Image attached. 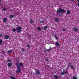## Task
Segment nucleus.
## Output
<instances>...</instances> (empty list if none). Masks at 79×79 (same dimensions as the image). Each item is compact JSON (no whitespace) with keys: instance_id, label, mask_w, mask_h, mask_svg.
Wrapping results in <instances>:
<instances>
[{"instance_id":"ddd939ff","label":"nucleus","mask_w":79,"mask_h":79,"mask_svg":"<svg viewBox=\"0 0 79 79\" xmlns=\"http://www.w3.org/2000/svg\"><path fill=\"white\" fill-rule=\"evenodd\" d=\"M54 20L55 21H56V22L58 21V19L57 18L55 19Z\"/></svg>"},{"instance_id":"4468645a","label":"nucleus","mask_w":79,"mask_h":79,"mask_svg":"<svg viewBox=\"0 0 79 79\" xmlns=\"http://www.w3.org/2000/svg\"><path fill=\"white\" fill-rule=\"evenodd\" d=\"M10 78H11V79H16L15 77H13V76H11L10 77Z\"/></svg>"},{"instance_id":"c756f323","label":"nucleus","mask_w":79,"mask_h":79,"mask_svg":"<svg viewBox=\"0 0 79 79\" xmlns=\"http://www.w3.org/2000/svg\"><path fill=\"white\" fill-rule=\"evenodd\" d=\"M62 75H63L64 74V72H62L61 73Z\"/></svg>"},{"instance_id":"b1692460","label":"nucleus","mask_w":79,"mask_h":79,"mask_svg":"<svg viewBox=\"0 0 79 79\" xmlns=\"http://www.w3.org/2000/svg\"><path fill=\"white\" fill-rule=\"evenodd\" d=\"M71 69H74V67H73V66H71Z\"/></svg>"},{"instance_id":"412c9836","label":"nucleus","mask_w":79,"mask_h":79,"mask_svg":"<svg viewBox=\"0 0 79 79\" xmlns=\"http://www.w3.org/2000/svg\"><path fill=\"white\" fill-rule=\"evenodd\" d=\"M55 39H56V40H58V37H57V36L55 35Z\"/></svg>"},{"instance_id":"f257e3e1","label":"nucleus","mask_w":79,"mask_h":79,"mask_svg":"<svg viewBox=\"0 0 79 79\" xmlns=\"http://www.w3.org/2000/svg\"><path fill=\"white\" fill-rule=\"evenodd\" d=\"M16 64L18 70H17L16 71V73H20L21 72V68L20 67H19V63L17 62L16 63Z\"/></svg>"},{"instance_id":"a211bd4d","label":"nucleus","mask_w":79,"mask_h":79,"mask_svg":"<svg viewBox=\"0 0 79 79\" xmlns=\"http://www.w3.org/2000/svg\"><path fill=\"white\" fill-rule=\"evenodd\" d=\"M37 29L38 31H40L41 30V28H40L39 27H38Z\"/></svg>"},{"instance_id":"f8f14e48","label":"nucleus","mask_w":79,"mask_h":79,"mask_svg":"<svg viewBox=\"0 0 79 79\" xmlns=\"http://www.w3.org/2000/svg\"><path fill=\"white\" fill-rule=\"evenodd\" d=\"M47 27H48V26H46L44 27H43V28L44 29H46L47 28Z\"/></svg>"},{"instance_id":"2f4dec72","label":"nucleus","mask_w":79,"mask_h":79,"mask_svg":"<svg viewBox=\"0 0 79 79\" xmlns=\"http://www.w3.org/2000/svg\"><path fill=\"white\" fill-rule=\"evenodd\" d=\"M2 34H0V37H2Z\"/></svg>"},{"instance_id":"a878e982","label":"nucleus","mask_w":79,"mask_h":79,"mask_svg":"<svg viewBox=\"0 0 79 79\" xmlns=\"http://www.w3.org/2000/svg\"><path fill=\"white\" fill-rule=\"evenodd\" d=\"M64 73H65V74H68V72L67 71H64Z\"/></svg>"},{"instance_id":"58836bf2","label":"nucleus","mask_w":79,"mask_h":79,"mask_svg":"<svg viewBox=\"0 0 79 79\" xmlns=\"http://www.w3.org/2000/svg\"><path fill=\"white\" fill-rule=\"evenodd\" d=\"M1 2V0H0V2Z\"/></svg>"},{"instance_id":"2eb2a0df","label":"nucleus","mask_w":79,"mask_h":79,"mask_svg":"<svg viewBox=\"0 0 79 79\" xmlns=\"http://www.w3.org/2000/svg\"><path fill=\"white\" fill-rule=\"evenodd\" d=\"M36 72L37 74H39L40 72H39V70H37Z\"/></svg>"},{"instance_id":"4be33fe9","label":"nucleus","mask_w":79,"mask_h":79,"mask_svg":"<svg viewBox=\"0 0 79 79\" xmlns=\"http://www.w3.org/2000/svg\"><path fill=\"white\" fill-rule=\"evenodd\" d=\"M73 79H77V77H73Z\"/></svg>"},{"instance_id":"cd10ccee","label":"nucleus","mask_w":79,"mask_h":79,"mask_svg":"<svg viewBox=\"0 0 79 79\" xmlns=\"http://www.w3.org/2000/svg\"><path fill=\"white\" fill-rule=\"evenodd\" d=\"M69 66H71V63H69L68 64Z\"/></svg>"},{"instance_id":"bb28decb","label":"nucleus","mask_w":79,"mask_h":79,"mask_svg":"<svg viewBox=\"0 0 79 79\" xmlns=\"http://www.w3.org/2000/svg\"><path fill=\"white\" fill-rule=\"evenodd\" d=\"M30 22L31 23H33V21H32V20H30Z\"/></svg>"},{"instance_id":"f704fd0d","label":"nucleus","mask_w":79,"mask_h":79,"mask_svg":"<svg viewBox=\"0 0 79 79\" xmlns=\"http://www.w3.org/2000/svg\"><path fill=\"white\" fill-rule=\"evenodd\" d=\"M50 50H50V49H48V51H50Z\"/></svg>"},{"instance_id":"4c0bfd02","label":"nucleus","mask_w":79,"mask_h":79,"mask_svg":"<svg viewBox=\"0 0 79 79\" xmlns=\"http://www.w3.org/2000/svg\"><path fill=\"white\" fill-rule=\"evenodd\" d=\"M28 47H29V45H28Z\"/></svg>"},{"instance_id":"1a4fd4ad","label":"nucleus","mask_w":79,"mask_h":79,"mask_svg":"<svg viewBox=\"0 0 79 79\" xmlns=\"http://www.w3.org/2000/svg\"><path fill=\"white\" fill-rule=\"evenodd\" d=\"M67 13L68 15H69V14H70V11H69V10H68L67 11Z\"/></svg>"},{"instance_id":"dca6fc26","label":"nucleus","mask_w":79,"mask_h":79,"mask_svg":"<svg viewBox=\"0 0 79 79\" xmlns=\"http://www.w3.org/2000/svg\"><path fill=\"white\" fill-rule=\"evenodd\" d=\"M19 64V66L20 65V66H22L23 65V63H21Z\"/></svg>"},{"instance_id":"6e6552de","label":"nucleus","mask_w":79,"mask_h":79,"mask_svg":"<svg viewBox=\"0 0 79 79\" xmlns=\"http://www.w3.org/2000/svg\"><path fill=\"white\" fill-rule=\"evenodd\" d=\"M8 66L9 67H11V66H12V64L11 63H9L8 64Z\"/></svg>"},{"instance_id":"f03ea898","label":"nucleus","mask_w":79,"mask_h":79,"mask_svg":"<svg viewBox=\"0 0 79 79\" xmlns=\"http://www.w3.org/2000/svg\"><path fill=\"white\" fill-rule=\"evenodd\" d=\"M22 29V27L21 26H19L16 28V30L18 33L21 32V30Z\"/></svg>"},{"instance_id":"0eeeda50","label":"nucleus","mask_w":79,"mask_h":79,"mask_svg":"<svg viewBox=\"0 0 79 79\" xmlns=\"http://www.w3.org/2000/svg\"><path fill=\"white\" fill-rule=\"evenodd\" d=\"M6 21H7V19L6 18H4L3 19L4 22H6Z\"/></svg>"},{"instance_id":"5701e85b","label":"nucleus","mask_w":79,"mask_h":79,"mask_svg":"<svg viewBox=\"0 0 79 79\" xmlns=\"http://www.w3.org/2000/svg\"><path fill=\"white\" fill-rule=\"evenodd\" d=\"M63 31H65L66 30V29H65V28H64L62 29Z\"/></svg>"},{"instance_id":"9d476101","label":"nucleus","mask_w":79,"mask_h":79,"mask_svg":"<svg viewBox=\"0 0 79 79\" xmlns=\"http://www.w3.org/2000/svg\"><path fill=\"white\" fill-rule=\"evenodd\" d=\"M14 16H13V15H11L9 16V18H13Z\"/></svg>"},{"instance_id":"6ab92c4d","label":"nucleus","mask_w":79,"mask_h":79,"mask_svg":"<svg viewBox=\"0 0 79 79\" xmlns=\"http://www.w3.org/2000/svg\"><path fill=\"white\" fill-rule=\"evenodd\" d=\"M8 61L9 63H11V60L10 59H9L8 60Z\"/></svg>"},{"instance_id":"f3484780","label":"nucleus","mask_w":79,"mask_h":79,"mask_svg":"<svg viewBox=\"0 0 79 79\" xmlns=\"http://www.w3.org/2000/svg\"><path fill=\"white\" fill-rule=\"evenodd\" d=\"M16 29L14 28L13 29V31L14 32H16Z\"/></svg>"},{"instance_id":"7ed1b4c3","label":"nucleus","mask_w":79,"mask_h":79,"mask_svg":"<svg viewBox=\"0 0 79 79\" xmlns=\"http://www.w3.org/2000/svg\"><path fill=\"white\" fill-rule=\"evenodd\" d=\"M62 11L63 13H65V10L64 9H59L57 11V13H59V12H61Z\"/></svg>"},{"instance_id":"aec40b11","label":"nucleus","mask_w":79,"mask_h":79,"mask_svg":"<svg viewBox=\"0 0 79 79\" xmlns=\"http://www.w3.org/2000/svg\"><path fill=\"white\" fill-rule=\"evenodd\" d=\"M54 77L56 79H58V76H54Z\"/></svg>"},{"instance_id":"473e14b6","label":"nucleus","mask_w":79,"mask_h":79,"mask_svg":"<svg viewBox=\"0 0 79 79\" xmlns=\"http://www.w3.org/2000/svg\"><path fill=\"white\" fill-rule=\"evenodd\" d=\"M6 10V9L5 8H4L3 9V11H5Z\"/></svg>"},{"instance_id":"9b49d317","label":"nucleus","mask_w":79,"mask_h":79,"mask_svg":"<svg viewBox=\"0 0 79 79\" xmlns=\"http://www.w3.org/2000/svg\"><path fill=\"white\" fill-rule=\"evenodd\" d=\"M56 44L57 46H60V44L58 42H56Z\"/></svg>"},{"instance_id":"423d86ee","label":"nucleus","mask_w":79,"mask_h":79,"mask_svg":"<svg viewBox=\"0 0 79 79\" xmlns=\"http://www.w3.org/2000/svg\"><path fill=\"white\" fill-rule=\"evenodd\" d=\"M4 37H5V39H9V37L8 35H5L4 36Z\"/></svg>"},{"instance_id":"e433bc0d","label":"nucleus","mask_w":79,"mask_h":79,"mask_svg":"<svg viewBox=\"0 0 79 79\" xmlns=\"http://www.w3.org/2000/svg\"><path fill=\"white\" fill-rule=\"evenodd\" d=\"M72 0V2H73L74 1L73 0Z\"/></svg>"},{"instance_id":"c9c22d12","label":"nucleus","mask_w":79,"mask_h":79,"mask_svg":"<svg viewBox=\"0 0 79 79\" xmlns=\"http://www.w3.org/2000/svg\"><path fill=\"white\" fill-rule=\"evenodd\" d=\"M3 54H4V52H2Z\"/></svg>"},{"instance_id":"393cba45","label":"nucleus","mask_w":79,"mask_h":79,"mask_svg":"<svg viewBox=\"0 0 79 79\" xmlns=\"http://www.w3.org/2000/svg\"><path fill=\"white\" fill-rule=\"evenodd\" d=\"M22 52H24V51H25V49H22Z\"/></svg>"},{"instance_id":"72a5a7b5","label":"nucleus","mask_w":79,"mask_h":79,"mask_svg":"<svg viewBox=\"0 0 79 79\" xmlns=\"http://www.w3.org/2000/svg\"><path fill=\"white\" fill-rule=\"evenodd\" d=\"M59 15H61V13H59Z\"/></svg>"},{"instance_id":"7c9ffc66","label":"nucleus","mask_w":79,"mask_h":79,"mask_svg":"<svg viewBox=\"0 0 79 79\" xmlns=\"http://www.w3.org/2000/svg\"><path fill=\"white\" fill-rule=\"evenodd\" d=\"M77 2L78 4V6H79V0H77Z\"/></svg>"},{"instance_id":"20e7f679","label":"nucleus","mask_w":79,"mask_h":79,"mask_svg":"<svg viewBox=\"0 0 79 79\" xmlns=\"http://www.w3.org/2000/svg\"><path fill=\"white\" fill-rule=\"evenodd\" d=\"M73 31L75 32H77L78 31V28H77L75 27L73 28Z\"/></svg>"},{"instance_id":"39448f33","label":"nucleus","mask_w":79,"mask_h":79,"mask_svg":"<svg viewBox=\"0 0 79 79\" xmlns=\"http://www.w3.org/2000/svg\"><path fill=\"white\" fill-rule=\"evenodd\" d=\"M13 53V52L12 51L9 50L8 51V53L9 54H10L11 53Z\"/></svg>"},{"instance_id":"c85d7f7f","label":"nucleus","mask_w":79,"mask_h":79,"mask_svg":"<svg viewBox=\"0 0 79 79\" xmlns=\"http://www.w3.org/2000/svg\"><path fill=\"white\" fill-rule=\"evenodd\" d=\"M2 42V40H0V44H1Z\"/></svg>"}]
</instances>
